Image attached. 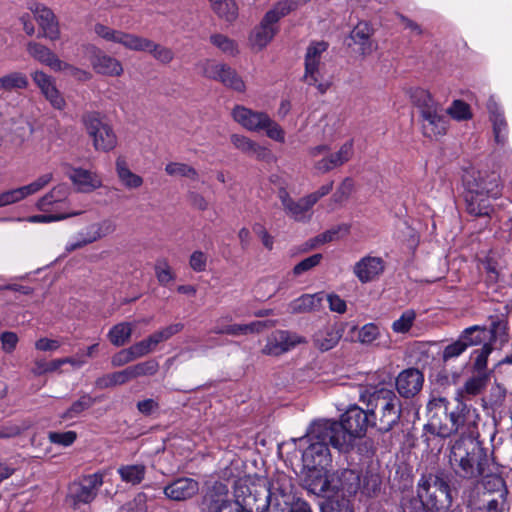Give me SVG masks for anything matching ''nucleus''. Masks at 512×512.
<instances>
[{
    "mask_svg": "<svg viewBox=\"0 0 512 512\" xmlns=\"http://www.w3.org/2000/svg\"><path fill=\"white\" fill-rule=\"evenodd\" d=\"M453 497L448 482L442 474H422L417 483V493L402 491L398 512H447Z\"/></svg>",
    "mask_w": 512,
    "mask_h": 512,
    "instance_id": "nucleus-1",
    "label": "nucleus"
},
{
    "mask_svg": "<svg viewBox=\"0 0 512 512\" xmlns=\"http://www.w3.org/2000/svg\"><path fill=\"white\" fill-rule=\"evenodd\" d=\"M449 462L462 479L478 480L494 474L493 459L479 438L457 439L451 446Z\"/></svg>",
    "mask_w": 512,
    "mask_h": 512,
    "instance_id": "nucleus-2",
    "label": "nucleus"
},
{
    "mask_svg": "<svg viewBox=\"0 0 512 512\" xmlns=\"http://www.w3.org/2000/svg\"><path fill=\"white\" fill-rule=\"evenodd\" d=\"M462 179L466 212L473 217L490 219L494 212L490 199L501 195L499 175L470 170L464 173Z\"/></svg>",
    "mask_w": 512,
    "mask_h": 512,
    "instance_id": "nucleus-3",
    "label": "nucleus"
},
{
    "mask_svg": "<svg viewBox=\"0 0 512 512\" xmlns=\"http://www.w3.org/2000/svg\"><path fill=\"white\" fill-rule=\"evenodd\" d=\"M370 412L365 407L351 405L340 421L323 419V426L318 429L320 437L333 438L335 443L350 451L353 448L354 440L366 434L367 428L372 427Z\"/></svg>",
    "mask_w": 512,
    "mask_h": 512,
    "instance_id": "nucleus-4",
    "label": "nucleus"
},
{
    "mask_svg": "<svg viewBox=\"0 0 512 512\" xmlns=\"http://www.w3.org/2000/svg\"><path fill=\"white\" fill-rule=\"evenodd\" d=\"M359 400L370 412L372 427L380 433H387L399 424L402 403L393 390L384 387L372 391L365 389Z\"/></svg>",
    "mask_w": 512,
    "mask_h": 512,
    "instance_id": "nucleus-5",
    "label": "nucleus"
},
{
    "mask_svg": "<svg viewBox=\"0 0 512 512\" xmlns=\"http://www.w3.org/2000/svg\"><path fill=\"white\" fill-rule=\"evenodd\" d=\"M412 104L418 109L422 133L425 137L434 138L445 135L448 119L444 109L431 93L423 88H412L409 91Z\"/></svg>",
    "mask_w": 512,
    "mask_h": 512,
    "instance_id": "nucleus-6",
    "label": "nucleus"
},
{
    "mask_svg": "<svg viewBox=\"0 0 512 512\" xmlns=\"http://www.w3.org/2000/svg\"><path fill=\"white\" fill-rule=\"evenodd\" d=\"M323 426V420L313 422L306 435L299 439L301 443L307 444L302 454V461L306 468H324L331 461L329 447L337 449L340 452H348L338 446L334 439L328 437H320L317 435L318 429Z\"/></svg>",
    "mask_w": 512,
    "mask_h": 512,
    "instance_id": "nucleus-7",
    "label": "nucleus"
},
{
    "mask_svg": "<svg viewBox=\"0 0 512 512\" xmlns=\"http://www.w3.org/2000/svg\"><path fill=\"white\" fill-rule=\"evenodd\" d=\"M269 500L267 485L239 480L234 488L235 512H264Z\"/></svg>",
    "mask_w": 512,
    "mask_h": 512,
    "instance_id": "nucleus-8",
    "label": "nucleus"
},
{
    "mask_svg": "<svg viewBox=\"0 0 512 512\" xmlns=\"http://www.w3.org/2000/svg\"><path fill=\"white\" fill-rule=\"evenodd\" d=\"M82 122L88 135L93 139L96 150L108 152L116 147L117 137L111 126L102 121L98 112H87Z\"/></svg>",
    "mask_w": 512,
    "mask_h": 512,
    "instance_id": "nucleus-9",
    "label": "nucleus"
},
{
    "mask_svg": "<svg viewBox=\"0 0 512 512\" xmlns=\"http://www.w3.org/2000/svg\"><path fill=\"white\" fill-rule=\"evenodd\" d=\"M103 477L102 473L97 472L72 482L68 487L67 501L74 508H78L82 504L91 503L103 485Z\"/></svg>",
    "mask_w": 512,
    "mask_h": 512,
    "instance_id": "nucleus-10",
    "label": "nucleus"
},
{
    "mask_svg": "<svg viewBox=\"0 0 512 512\" xmlns=\"http://www.w3.org/2000/svg\"><path fill=\"white\" fill-rule=\"evenodd\" d=\"M455 433L459 435L458 439H476L479 438L478 424L480 416L477 410L457 398V406L451 411Z\"/></svg>",
    "mask_w": 512,
    "mask_h": 512,
    "instance_id": "nucleus-11",
    "label": "nucleus"
},
{
    "mask_svg": "<svg viewBox=\"0 0 512 512\" xmlns=\"http://www.w3.org/2000/svg\"><path fill=\"white\" fill-rule=\"evenodd\" d=\"M446 403L445 398H435L427 404L430 419L426 428L431 434L442 438H447L455 433L451 412H447Z\"/></svg>",
    "mask_w": 512,
    "mask_h": 512,
    "instance_id": "nucleus-12",
    "label": "nucleus"
},
{
    "mask_svg": "<svg viewBox=\"0 0 512 512\" xmlns=\"http://www.w3.org/2000/svg\"><path fill=\"white\" fill-rule=\"evenodd\" d=\"M203 75L211 80L221 82L225 87L237 92H244L246 85L235 69L225 63L207 60L203 64Z\"/></svg>",
    "mask_w": 512,
    "mask_h": 512,
    "instance_id": "nucleus-13",
    "label": "nucleus"
},
{
    "mask_svg": "<svg viewBox=\"0 0 512 512\" xmlns=\"http://www.w3.org/2000/svg\"><path fill=\"white\" fill-rule=\"evenodd\" d=\"M199 508L200 512H233L227 485L214 482L203 494Z\"/></svg>",
    "mask_w": 512,
    "mask_h": 512,
    "instance_id": "nucleus-14",
    "label": "nucleus"
},
{
    "mask_svg": "<svg viewBox=\"0 0 512 512\" xmlns=\"http://www.w3.org/2000/svg\"><path fill=\"white\" fill-rule=\"evenodd\" d=\"M117 229V224L109 218L99 222L89 224L85 229L78 233L79 240L66 246V251L71 253L77 249H81L86 245L101 240L108 235L113 234Z\"/></svg>",
    "mask_w": 512,
    "mask_h": 512,
    "instance_id": "nucleus-15",
    "label": "nucleus"
},
{
    "mask_svg": "<svg viewBox=\"0 0 512 512\" xmlns=\"http://www.w3.org/2000/svg\"><path fill=\"white\" fill-rule=\"evenodd\" d=\"M302 342H305L304 338L296 333L287 330H276L268 337L262 353L279 356Z\"/></svg>",
    "mask_w": 512,
    "mask_h": 512,
    "instance_id": "nucleus-16",
    "label": "nucleus"
},
{
    "mask_svg": "<svg viewBox=\"0 0 512 512\" xmlns=\"http://www.w3.org/2000/svg\"><path fill=\"white\" fill-rule=\"evenodd\" d=\"M199 492L197 480L189 477H178L168 482L163 493L167 499L174 502H184L192 499Z\"/></svg>",
    "mask_w": 512,
    "mask_h": 512,
    "instance_id": "nucleus-17",
    "label": "nucleus"
},
{
    "mask_svg": "<svg viewBox=\"0 0 512 512\" xmlns=\"http://www.w3.org/2000/svg\"><path fill=\"white\" fill-rule=\"evenodd\" d=\"M329 47L328 42L326 41H312L307 49L305 54V74L304 80L309 85H315L319 82V67L322 59V55L327 51Z\"/></svg>",
    "mask_w": 512,
    "mask_h": 512,
    "instance_id": "nucleus-18",
    "label": "nucleus"
},
{
    "mask_svg": "<svg viewBox=\"0 0 512 512\" xmlns=\"http://www.w3.org/2000/svg\"><path fill=\"white\" fill-rule=\"evenodd\" d=\"M424 376L417 368H408L401 371L395 380L399 395L409 399L417 395L423 386Z\"/></svg>",
    "mask_w": 512,
    "mask_h": 512,
    "instance_id": "nucleus-19",
    "label": "nucleus"
},
{
    "mask_svg": "<svg viewBox=\"0 0 512 512\" xmlns=\"http://www.w3.org/2000/svg\"><path fill=\"white\" fill-rule=\"evenodd\" d=\"M30 10L42 30L38 37H44L50 40L59 39V25L53 11L41 3H34L30 6Z\"/></svg>",
    "mask_w": 512,
    "mask_h": 512,
    "instance_id": "nucleus-20",
    "label": "nucleus"
},
{
    "mask_svg": "<svg viewBox=\"0 0 512 512\" xmlns=\"http://www.w3.org/2000/svg\"><path fill=\"white\" fill-rule=\"evenodd\" d=\"M308 471L302 479V486L309 493L317 496H324L327 492L333 491L330 480L323 472V468H307Z\"/></svg>",
    "mask_w": 512,
    "mask_h": 512,
    "instance_id": "nucleus-21",
    "label": "nucleus"
},
{
    "mask_svg": "<svg viewBox=\"0 0 512 512\" xmlns=\"http://www.w3.org/2000/svg\"><path fill=\"white\" fill-rule=\"evenodd\" d=\"M278 196L285 212L296 221L303 220L305 213L315 205V198H309V196L294 201L284 188L279 190Z\"/></svg>",
    "mask_w": 512,
    "mask_h": 512,
    "instance_id": "nucleus-22",
    "label": "nucleus"
},
{
    "mask_svg": "<svg viewBox=\"0 0 512 512\" xmlns=\"http://www.w3.org/2000/svg\"><path fill=\"white\" fill-rule=\"evenodd\" d=\"M346 323H334L325 326L314 335V345L325 352L334 348L343 336Z\"/></svg>",
    "mask_w": 512,
    "mask_h": 512,
    "instance_id": "nucleus-23",
    "label": "nucleus"
},
{
    "mask_svg": "<svg viewBox=\"0 0 512 512\" xmlns=\"http://www.w3.org/2000/svg\"><path fill=\"white\" fill-rule=\"evenodd\" d=\"M293 488L292 479L285 474H279L268 482L269 499L294 503L297 498L293 494Z\"/></svg>",
    "mask_w": 512,
    "mask_h": 512,
    "instance_id": "nucleus-24",
    "label": "nucleus"
},
{
    "mask_svg": "<svg viewBox=\"0 0 512 512\" xmlns=\"http://www.w3.org/2000/svg\"><path fill=\"white\" fill-rule=\"evenodd\" d=\"M497 326L498 324L495 322H493L491 329H487L485 326L474 325L464 329L458 339L461 343L465 344L466 350L472 346L484 345V343H488L487 340L495 338Z\"/></svg>",
    "mask_w": 512,
    "mask_h": 512,
    "instance_id": "nucleus-25",
    "label": "nucleus"
},
{
    "mask_svg": "<svg viewBox=\"0 0 512 512\" xmlns=\"http://www.w3.org/2000/svg\"><path fill=\"white\" fill-rule=\"evenodd\" d=\"M26 49L32 58L55 71H62V68L66 66V62L60 60L51 49L41 43L30 41L27 43Z\"/></svg>",
    "mask_w": 512,
    "mask_h": 512,
    "instance_id": "nucleus-26",
    "label": "nucleus"
},
{
    "mask_svg": "<svg viewBox=\"0 0 512 512\" xmlns=\"http://www.w3.org/2000/svg\"><path fill=\"white\" fill-rule=\"evenodd\" d=\"M384 261L380 257L366 256L354 266V274L362 283L372 281L384 271Z\"/></svg>",
    "mask_w": 512,
    "mask_h": 512,
    "instance_id": "nucleus-27",
    "label": "nucleus"
},
{
    "mask_svg": "<svg viewBox=\"0 0 512 512\" xmlns=\"http://www.w3.org/2000/svg\"><path fill=\"white\" fill-rule=\"evenodd\" d=\"M236 122L251 131L262 130V125L268 122V115L263 112H255L244 106H236L232 111Z\"/></svg>",
    "mask_w": 512,
    "mask_h": 512,
    "instance_id": "nucleus-28",
    "label": "nucleus"
},
{
    "mask_svg": "<svg viewBox=\"0 0 512 512\" xmlns=\"http://www.w3.org/2000/svg\"><path fill=\"white\" fill-rule=\"evenodd\" d=\"M91 64L93 69L99 74L120 76L123 73V67L120 61L100 50H96L92 55Z\"/></svg>",
    "mask_w": 512,
    "mask_h": 512,
    "instance_id": "nucleus-29",
    "label": "nucleus"
},
{
    "mask_svg": "<svg viewBox=\"0 0 512 512\" xmlns=\"http://www.w3.org/2000/svg\"><path fill=\"white\" fill-rule=\"evenodd\" d=\"M324 293L303 294L289 303V311L292 314H304L319 311L324 300Z\"/></svg>",
    "mask_w": 512,
    "mask_h": 512,
    "instance_id": "nucleus-30",
    "label": "nucleus"
},
{
    "mask_svg": "<svg viewBox=\"0 0 512 512\" xmlns=\"http://www.w3.org/2000/svg\"><path fill=\"white\" fill-rule=\"evenodd\" d=\"M338 485H333V491H341L349 496L355 495L361 488V476L352 469H343L336 474Z\"/></svg>",
    "mask_w": 512,
    "mask_h": 512,
    "instance_id": "nucleus-31",
    "label": "nucleus"
},
{
    "mask_svg": "<svg viewBox=\"0 0 512 512\" xmlns=\"http://www.w3.org/2000/svg\"><path fill=\"white\" fill-rule=\"evenodd\" d=\"M230 140L236 149L248 156L255 157L258 160H267L270 157L268 149L243 135L232 134Z\"/></svg>",
    "mask_w": 512,
    "mask_h": 512,
    "instance_id": "nucleus-32",
    "label": "nucleus"
},
{
    "mask_svg": "<svg viewBox=\"0 0 512 512\" xmlns=\"http://www.w3.org/2000/svg\"><path fill=\"white\" fill-rule=\"evenodd\" d=\"M372 29L364 22L359 23L351 31L350 38L355 45L359 46L361 55H369L376 49V44L371 40Z\"/></svg>",
    "mask_w": 512,
    "mask_h": 512,
    "instance_id": "nucleus-33",
    "label": "nucleus"
},
{
    "mask_svg": "<svg viewBox=\"0 0 512 512\" xmlns=\"http://www.w3.org/2000/svg\"><path fill=\"white\" fill-rule=\"evenodd\" d=\"M277 32V25L274 22H266V16L264 15L261 23L252 31L250 41L254 47L261 50L267 46Z\"/></svg>",
    "mask_w": 512,
    "mask_h": 512,
    "instance_id": "nucleus-34",
    "label": "nucleus"
},
{
    "mask_svg": "<svg viewBox=\"0 0 512 512\" xmlns=\"http://www.w3.org/2000/svg\"><path fill=\"white\" fill-rule=\"evenodd\" d=\"M116 171L122 184L129 189L139 188L143 184V178L129 169L124 157L117 158Z\"/></svg>",
    "mask_w": 512,
    "mask_h": 512,
    "instance_id": "nucleus-35",
    "label": "nucleus"
},
{
    "mask_svg": "<svg viewBox=\"0 0 512 512\" xmlns=\"http://www.w3.org/2000/svg\"><path fill=\"white\" fill-rule=\"evenodd\" d=\"M120 479L131 485H139L145 478L146 466L142 463L120 465L117 469Z\"/></svg>",
    "mask_w": 512,
    "mask_h": 512,
    "instance_id": "nucleus-36",
    "label": "nucleus"
},
{
    "mask_svg": "<svg viewBox=\"0 0 512 512\" xmlns=\"http://www.w3.org/2000/svg\"><path fill=\"white\" fill-rule=\"evenodd\" d=\"M68 195L69 187L66 184H58L37 201L36 207L40 211H47L49 206L65 201Z\"/></svg>",
    "mask_w": 512,
    "mask_h": 512,
    "instance_id": "nucleus-37",
    "label": "nucleus"
},
{
    "mask_svg": "<svg viewBox=\"0 0 512 512\" xmlns=\"http://www.w3.org/2000/svg\"><path fill=\"white\" fill-rule=\"evenodd\" d=\"M489 380V374L476 373L470 377L464 384L463 388L458 392V399L464 398V394L476 396L482 392Z\"/></svg>",
    "mask_w": 512,
    "mask_h": 512,
    "instance_id": "nucleus-38",
    "label": "nucleus"
},
{
    "mask_svg": "<svg viewBox=\"0 0 512 512\" xmlns=\"http://www.w3.org/2000/svg\"><path fill=\"white\" fill-rule=\"evenodd\" d=\"M212 10L221 19L233 22L238 16V7L234 0H209Z\"/></svg>",
    "mask_w": 512,
    "mask_h": 512,
    "instance_id": "nucleus-39",
    "label": "nucleus"
},
{
    "mask_svg": "<svg viewBox=\"0 0 512 512\" xmlns=\"http://www.w3.org/2000/svg\"><path fill=\"white\" fill-rule=\"evenodd\" d=\"M350 226L347 224H340L325 232L315 236L309 241V248H315L318 245L325 244L337 240L340 236L347 235L349 233Z\"/></svg>",
    "mask_w": 512,
    "mask_h": 512,
    "instance_id": "nucleus-40",
    "label": "nucleus"
},
{
    "mask_svg": "<svg viewBox=\"0 0 512 512\" xmlns=\"http://www.w3.org/2000/svg\"><path fill=\"white\" fill-rule=\"evenodd\" d=\"M70 179L78 186L80 192H91L100 186V182L94 179L89 171L81 168L75 169Z\"/></svg>",
    "mask_w": 512,
    "mask_h": 512,
    "instance_id": "nucleus-41",
    "label": "nucleus"
},
{
    "mask_svg": "<svg viewBox=\"0 0 512 512\" xmlns=\"http://www.w3.org/2000/svg\"><path fill=\"white\" fill-rule=\"evenodd\" d=\"M133 326L128 322H121L114 325L108 332L109 341L117 347L125 345L131 338Z\"/></svg>",
    "mask_w": 512,
    "mask_h": 512,
    "instance_id": "nucleus-42",
    "label": "nucleus"
},
{
    "mask_svg": "<svg viewBox=\"0 0 512 512\" xmlns=\"http://www.w3.org/2000/svg\"><path fill=\"white\" fill-rule=\"evenodd\" d=\"M28 85V78L22 72H11L0 77V90L12 91L26 89Z\"/></svg>",
    "mask_w": 512,
    "mask_h": 512,
    "instance_id": "nucleus-43",
    "label": "nucleus"
},
{
    "mask_svg": "<svg viewBox=\"0 0 512 512\" xmlns=\"http://www.w3.org/2000/svg\"><path fill=\"white\" fill-rule=\"evenodd\" d=\"M118 43L133 51L146 52L151 45V40L135 34L120 32Z\"/></svg>",
    "mask_w": 512,
    "mask_h": 512,
    "instance_id": "nucleus-44",
    "label": "nucleus"
},
{
    "mask_svg": "<svg viewBox=\"0 0 512 512\" xmlns=\"http://www.w3.org/2000/svg\"><path fill=\"white\" fill-rule=\"evenodd\" d=\"M382 478L379 473L367 470L361 478V488L363 494L371 497L377 495L381 490Z\"/></svg>",
    "mask_w": 512,
    "mask_h": 512,
    "instance_id": "nucleus-45",
    "label": "nucleus"
},
{
    "mask_svg": "<svg viewBox=\"0 0 512 512\" xmlns=\"http://www.w3.org/2000/svg\"><path fill=\"white\" fill-rule=\"evenodd\" d=\"M165 172L170 176H181L191 180H198L199 178L196 169L186 163L170 162L166 165Z\"/></svg>",
    "mask_w": 512,
    "mask_h": 512,
    "instance_id": "nucleus-46",
    "label": "nucleus"
},
{
    "mask_svg": "<svg viewBox=\"0 0 512 512\" xmlns=\"http://www.w3.org/2000/svg\"><path fill=\"white\" fill-rule=\"evenodd\" d=\"M94 403L95 399L93 397L89 394H83L77 401L72 403V405L63 413L61 418L71 419L92 407Z\"/></svg>",
    "mask_w": 512,
    "mask_h": 512,
    "instance_id": "nucleus-47",
    "label": "nucleus"
},
{
    "mask_svg": "<svg viewBox=\"0 0 512 512\" xmlns=\"http://www.w3.org/2000/svg\"><path fill=\"white\" fill-rule=\"evenodd\" d=\"M445 112L457 121H466L472 118L470 105L463 100H454Z\"/></svg>",
    "mask_w": 512,
    "mask_h": 512,
    "instance_id": "nucleus-48",
    "label": "nucleus"
},
{
    "mask_svg": "<svg viewBox=\"0 0 512 512\" xmlns=\"http://www.w3.org/2000/svg\"><path fill=\"white\" fill-rule=\"evenodd\" d=\"M492 351L493 346L490 342L484 343L480 349L474 351L476 357L473 364V369L476 373L489 374V372L486 370L487 360Z\"/></svg>",
    "mask_w": 512,
    "mask_h": 512,
    "instance_id": "nucleus-49",
    "label": "nucleus"
},
{
    "mask_svg": "<svg viewBox=\"0 0 512 512\" xmlns=\"http://www.w3.org/2000/svg\"><path fill=\"white\" fill-rule=\"evenodd\" d=\"M495 141L498 144H504L508 136V124L503 114H496L491 118Z\"/></svg>",
    "mask_w": 512,
    "mask_h": 512,
    "instance_id": "nucleus-50",
    "label": "nucleus"
},
{
    "mask_svg": "<svg viewBox=\"0 0 512 512\" xmlns=\"http://www.w3.org/2000/svg\"><path fill=\"white\" fill-rule=\"evenodd\" d=\"M416 319V313L412 309H408L402 313L399 319L392 324V330L395 333H407Z\"/></svg>",
    "mask_w": 512,
    "mask_h": 512,
    "instance_id": "nucleus-51",
    "label": "nucleus"
},
{
    "mask_svg": "<svg viewBox=\"0 0 512 512\" xmlns=\"http://www.w3.org/2000/svg\"><path fill=\"white\" fill-rule=\"evenodd\" d=\"M353 155V141L345 142L339 149L338 152L330 154L329 162L332 163L335 167L341 166L344 163L348 162Z\"/></svg>",
    "mask_w": 512,
    "mask_h": 512,
    "instance_id": "nucleus-52",
    "label": "nucleus"
},
{
    "mask_svg": "<svg viewBox=\"0 0 512 512\" xmlns=\"http://www.w3.org/2000/svg\"><path fill=\"white\" fill-rule=\"evenodd\" d=\"M146 52L150 53L162 64H169L174 59V53L170 48L157 44L152 40Z\"/></svg>",
    "mask_w": 512,
    "mask_h": 512,
    "instance_id": "nucleus-53",
    "label": "nucleus"
},
{
    "mask_svg": "<svg viewBox=\"0 0 512 512\" xmlns=\"http://www.w3.org/2000/svg\"><path fill=\"white\" fill-rule=\"evenodd\" d=\"M491 493L484 492L483 493V499H482V505H477L476 503H473L472 501H469V505L479 512H501L502 511V504L494 498H491Z\"/></svg>",
    "mask_w": 512,
    "mask_h": 512,
    "instance_id": "nucleus-54",
    "label": "nucleus"
},
{
    "mask_svg": "<svg viewBox=\"0 0 512 512\" xmlns=\"http://www.w3.org/2000/svg\"><path fill=\"white\" fill-rule=\"evenodd\" d=\"M323 258V255L320 253L313 254L294 266L292 269V274L295 277L301 276L302 274L312 270L314 267L318 266Z\"/></svg>",
    "mask_w": 512,
    "mask_h": 512,
    "instance_id": "nucleus-55",
    "label": "nucleus"
},
{
    "mask_svg": "<svg viewBox=\"0 0 512 512\" xmlns=\"http://www.w3.org/2000/svg\"><path fill=\"white\" fill-rule=\"evenodd\" d=\"M380 336L379 327L374 323H368L358 330L357 340L365 345L372 344Z\"/></svg>",
    "mask_w": 512,
    "mask_h": 512,
    "instance_id": "nucleus-56",
    "label": "nucleus"
},
{
    "mask_svg": "<svg viewBox=\"0 0 512 512\" xmlns=\"http://www.w3.org/2000/svg\"><path fill=\"white\" fill-rule=\"evenodd\" d=\"M135 379L143 376L155 375L159 370V364L156 360L150 359L131 366Z\"/></svg>",
    "mask_w": 512,
    "mask_h": 512,
    "instance_id": "nucleus-57",
    "label": "nucleus"
},
{
    "mask_svg": "<svg viewBox=\"0 0 512 512\" xmlns=\"http://www.w3.org/2000/svg\"><path fill=\"white\" fill-rule=\"evenodd\" d=\"M292 6L293 3L289 1L279 2L265 14L266 22H274L277 25L278 21L292 10Z\"/></svg>",
    "mask_w": 512,
    "mask_h": 512,
    "instance_id": "nucleus-58",
    "label": "nucleus"
},
{
    "mask_svg": "<svg viewBox=\"0 0 512 512\" xmlns=\"http://www.w3.org/2000/svg\"><path fill=\"white\" fill-rule=\"evenodd\" d=\"M322 512H354L349 499L345 497H336L322 507Z\"/></svg>",
    "mask_w": 512,
    "mask_h": 512,
    "instance_id": "nucleus-59",
    "label": "nucleus"
},
{
    "mask_svg": "<svg viewBox=\"0 0 512 512\" xmlns=\"http://www.w3.org/2000/svg\"><path fill=\"white\" fill-rule=\"evenodd\" d=\"M283 288V283L278 287L275 286V281L272 278H265L260 280L256 285V292L261 294L263 298H271L277 291Z\"/></svg>",
    "mask_w": 512,
    "mask_h": 512,
    "instance_id": "nucleus-60",
    "label": "nucleus"
},
{
    "mask_svg": "<svg viewBox=\"0 0 512 512\" xmlns=\"http://www.w3.org/2000/svg\"><path fill=\"white\" fill-rule=\"evenodd\" d=\"M210 41L224 53L229 55H234L236 53V45L234 41L223 34L212 35L210 37Z\"/></svg>",
    "mask_w": 512,
    "mask_h": 512,
    "instance_id": "nucleus-61",
    "label": "nucleus"
},
{
    "mask_svg": "<svg viewBox=\"0 0 512 512\" xmlns=\"http://www.w3.org/2000/svg\"><path fill=\"white\" fill-rule=\"evenodd\" d=\"M53 179V175L51 173H47L38 177L35 181L31 182L28 185L22 186L25 197L35 194L45 186H47Z\"/></svg>",
    "mask_w": 512,
    "mask_h": 512,
    "instance_id": "nucleus-62",
    "label": "nucleus"
},
{
    "mask_svg": "<svg viewBox=\"0 0 512 512\" xmlns=\"http://www.w3.org/2000/svg\"><path fill=\"white\" fill-rule=\"evenodd\" d=\"M48 438L50 442L53 444H58L67 447L75 442L77 434L75 431L49 432Z\"/></svg>",
    "mask_w": 512,
    "mask_h": 512,
    "instance_id": "nucleus-63",
    "label": "nucleus"
},
{
    "mask_svg": "<svg viewBox=\"0 0 512 512\" xmlns=\"http://www.w3.org/2000/svg\"><path fill=\"white\" fill-rule=\"evenodd\" d=\"M25 197L22 187L0 193V207L11 205L23 200Z\"/></svg>",
    "mask_w": 512,
    "mask_h": 512,
    "instance_id": "nucleus-64",
    "label": "nucleus"
}]
</instances>
